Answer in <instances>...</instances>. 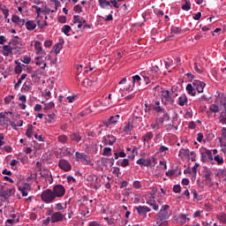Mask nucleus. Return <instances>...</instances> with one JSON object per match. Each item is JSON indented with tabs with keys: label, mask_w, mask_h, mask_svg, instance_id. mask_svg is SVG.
<instances>
[{
	"label": "nucleus",
	"mask_w": 226,
	"mask_h": 226,
	"mask_svg": "<svg viewBox=\"0 0 226 226\" xmlns=\"http://www.w3.org/2000/svg\"><path fill=\"white\" fill-rule=\"evenodd\" d=\"M19 19L20 17H19L18 15H12L11 22H13L14 24H19Z\"/></svg>",
	"instance_id": "58"
},
{
	"label": "nucleus",
	"mask_w": 226,
	"mask_h": 226,
	"mask_svg": "<svg viewBox=\"0 0 226 226\" xmlns=\"http://www.w3.org/2000/svg\"><path fill=\"white\" fill-rule=\"evenodd\" d=\"M73 10L77 12V13H81L82 11V6H80V4H77L74 6Z\"/></svg>",
	"instance_id": "59"
},
{
	"label": "nucleus",
	"mask_w": 226,
	"mask_h": 226,
	"mask_svg": "<svg viewBox=\"0 0 226 226\" xmlns=\"http://www.w3.org/2000/svg\"><path fill=\"white\" fill-rule=\"evenodd\" d=\"M152 73H154V75H160L162 73V69L158 65H153L151 69Z\"/></svg>",
	"instance_id": "29"
},
{
	"label": "nucleus",
	"mask_w": 226,
	"mask_h": 226,
	"mask_svg": "<svg viewBox=\"0 0 226 226\" xmlns=\"http://www.w3.org/2000/svg\"><path fill=\"white\" fill-rule=\"evenodd\" d=\"M58 22H60V24H66V16H60L58 18Z\"/></svg>",
	"instance_id": "62"
},
{
	"label": "nucleus",
	"mask_w": 226,
	"mask_h": 226,
	"mask_svg": "<svg viewBox=\"0 0 226 226\" xmlns=\"http://www.w3.org/2000/svg\"><path fill=\"white\" fill-rule=\"evenodd\" d=\"M119 115L112 116L109 118L111 124H117V122L119 121Z\"/></svg>",
	"instance_id": "35"
},
{
	"label": "nucleus",
	"mask_w": 226,
	"mask_h": 226,
	"mask_svg": "<svg viewBox=\"0 0 226 226\" xmlns=\"http://www.w3.org/2000/svg\"><path fill=\"white\" fill-rule=\"evenodd\" d=\"M221 133H222V139H226V128L225 127H222Z\"/></svg>",
	"instance_id": "64"
},
{
	"label": "nucleus",
	"mask_w": 226,
	"mask_h": 226,
	"mask_svg": "<svg viewBox=\"0 0 226 226\" xmlns=\"http://www.w3.org/2000/svg\"><path fill=\"white\" fill-rule=\"evenodd\" d=\"M204 87H206V83H203L202 85H200L195 88V91L198 93H204Z\"/></svg>",
	"instance_id": "46"
},
{
	"label": "nucleus",
	"mask_w": 226,
	"mask_h": 226,
	"mask_svg": "<svg viewBox=\"0 0 226 226\" xmlns=\"http://www.w3.org/2000/svg\"><path fill=\"white\" fill-rule=\"evenodd\" d=\"M133 130V125L131 122H128L125 124V126L124 127V133H129V132H132Z\"/></svg>",
	"instance_id": "28"
},
{
	"label": "nucleus",
	"mask_w": 226,
	"mask_h": 226,
	"mask_svg": "<svg viewBox=\"0 0 226 226\" xmlns=\"http://www.w3.org/2000/svg\"><path fill=\"white\" fill-rule=\"evenodd\" d=\"M20 37L19 35L14 36L11 41L9 42V45H11L14 47L13 49H20L22 47V42H20Z\"/></svg>",
	"instance_id": "11"
},
{
	"label": "nucleus",
	"mask_w": 226,
	"mask_h": 226,
	"mask_svg": "<svg viewBox=\"0 0 226 226\" xmlns=\"http://www.w3.org/2000/svg\"><path fill=\"white\" fill-rule=\"evenodd\" d=\"M18 190L21 192L22 197H27L29 192H31V185L25 183L23 185H19Z\"/></svg>",
	"instance_id": "9"
},
{
	"label": "nucleus",
	"mask_w": 226,
	"mask_h": 226,
	"mask_svg": "<svg viewBox=\"0 0 226 226\" xmlns=\"http://www.w3.org/2000/svg\"><path fill=\"white\" fill-rule=\"evenodd\" d=\"M52 192L56 199H61V197H64V194L66 193V189H64V186H63V185H54Z\"/></svg>",
	"instance_id": "4"
},
{
	"label": "nucleus",
	"mask_w": 226,
	"mask_h": 226,
	"mask_svg": "<svg viewBox=\"0 0 226 226\" xmlns=\"http://www.w3.org/2000/svg\"><path fill=\"white\" fill-rule=\"evenodd\" d=\"M72 31V26L70 25H65L62 27V33L65 34L68 36V33Z\"/></svg>",
	"instance_id": "37"
},
{
	"label": "nucleus",
	"mask_w": 226,
	"mask_h": 226,
	"mask_svg": "<svg viewBox=\"0 0 226 226\" xmlns=\"http://www.w3.org/2000/svg\"><path fill=\"white\" fill-rule=\"evenodd\" d=\"M187 102H188V97H186L185 94H182L181 96L178 97V105H180V107H185Z\"/></svg>",
	"instance_id": "20"
},
{
	"label": "nucleus",
	"mask_w": 226,
	"mask_h": 226,
	"mask_svg": "<svg viewBox=\"0 0 226 226\" xmlns=\"http://www.w3.org/2000/svg\"><path fill=\"white\" fill-rule=\"evenodd\" d=\"M160 124H161L160 121L157 120V122L151 124V128L153 130H160Z\"/></svg>",
	"instance_id": "53"
},
{
	"label": "nucleus",
	"mask_w": 226,
	"mask_h": 226,
	"mask_svg": "<svg viewBox=\"0 0 226 226\" xmlns=\"http://www.w3.org/2000/svg\"><path fill=\"white\" fill-rule=\"evenodd\" d=\"M149 109H152L153 110H155L158 114H160L161 111H164V108L160 107V101H156L154 103H152L149 106Z\"/></svg>",
	"instance_id": "14"
},
{
	"label": "nucleus",
	"mask_w": 226,
	"mask_h": 226,
	"mask_svg": "<svg viewBox=\"0 0 226 226\" xmlns=\"http://www.w3.org/2000/svg\"><path fill=\"white\" fill-rule=\"evenodd\" d=\"M142 186V185L140 184V181H134L133 182V188H136V190H139V188H140Z\"/></svg>",
	"instance_id": "61"
},
{
	"label": "nucleus",
	"mask_w": 226,
	"mask_h": 226,
	"mask_svg": "<svg viewBox=\"0 0 226 226\" xmlns=\"http://www.w3.org/2000/svg\"><path fill=\"white\" fill-rule=\"evenodd\" d=\"M0 10L4 13V19H8V16L10 15V10L4 8H0Z\"/></svg>",
	"instance_id": "56"
},
{
	"label": "nucleus",
	"mask_w": 226,
	"mask_h": 226,
	"mask_svg": "<svg viewBox=\"0 0 226 226\" xmlns=\"http://www.w3.org/2000/svg\"><path fill=\"white\" fill-rule=\"evenodd\" d=\"M61 49H63V44L61 42L55 44L53 47L55 54H59V52H61Z\"/></svg>",
	"instance_id": "30"
},
{
	"label": "nucleus",
	"mask_w": 226,
	"mask_h": 226,
	"mask_svg": "<svg viewBox=\"0 0 226 226\" xmlns=\"http://www.w3.org/2000/svg\"><path fill=\"white\" fill-rule=\"evenodd\" d=\"M181 28L177 27V26H172L171 27V34H179L181 33Z\"/></svg>",
	"instance_id": "41"
},
{
	"label": "nucleus",
	"mask_w": 226,
	"mask_h": 226,
	"mask_svg": "<svg viewBox=\"0 0 226 226\" xmlns=\"http://www.w3.org/2000/svg\"><path fill=\"white\" fill-rule=\"evenodd\" d=\"M153 137H154V135L153 134V132H149L146 133V135L142 138V140L144 143L149 142V140H151Z\"/></svg>",
	"instance_id": "25"
},
{
	"label": "nucleus",
	"mask_w": 226,
	"mask_h": 226,
	"mask_svg": "<svg viewBox=\"0 0 226 226\" xmlns=\"http://www.w3.org/2000/svg\"><path fill=\"white\" fill-rule=\"evenodd\" d=\"M210 112H214V114H216V112H220V107L216 104H212L209 107Z\"/></svg>",
	"instance_id": "36"
},
{
	"label": "nucleus",
	"mask_w": 226,
	"mask_h": 226,
	"mask_svg": "<svg viewBox=\"0 0 226 226\" xmlns=\"http://www.w3.org/2000/svg\"><path fill=\"white\" fill-rule=\"evenodd\" d=\"M70 139L72 142H77V144H79V142L82 140V136L80 135V132H73L70 135Z\"/></svg>",
	"instance_id": "16"
},
{
	"label": "nucleus",
	"mask_w": 226,
	"mask_h": 226,
	"mask_svg": "<svg viewBox=\"0 0 226 226\" xmlns=\"http://www.w3.org/2000/svg\"><path fill=\"white\" fill-rule=\"evenodd\" d=\"M35 61H36L35 64L37 66H41L43 64V66L41 67L42 70H45V68H47V63L45 62V61H47V57L36 56Z\"/></svg>",
	"instance_id": "12"
},
{
	"label": "nucleus",
	"mask_w": 226,
	"mask_h": 226,
	"mask_svg": "<svg viewBox=\"0 0 226 226\" xmlns=\"http://www.w3.org/2000/svg\"><path fill=\"white\" fill-rule=\"evenodd\" d=\"M94 82L93 80L89 79H85L83 81V85L85 86V87H91V86H93Z\"/></svg>",
	"instance_id": "39"
},
{
	"label": "nucleus",
	"mask_w": 226,
	"mask_h": 226,
	"mask_svg": "<svg viewBox=\"0 0 226 226\" xmlns=\"http://www.w3.org/2000/svg\"><path fill=\"white\" fill-rule=\"evenodd\" d=\"M102 156H111L112 155V148L104 147L103 152L102 153Z\"/></svg>",
	"instance_id": "33"
},
{
	"label": "nucleus",
	"mask_w": 226,
	"mask_h": 226,
	"mask_svg": "<svg viewBox=\"0 0 226 226\" xmlns=\"http://www.w3.org/2000/svg\"><path fill=\"white\" fill-rule=\"evenodd\" d=\"M186 91H187L188 94H191V96H195V94L197 93L195 88L193 87V86H192V84H188L186 86Z\"/></svg>",
	"instance_id": "23"
},
{
	"label": "nucleus",
	"mask_w": 226,
	"mask_h": 226,
	"mask_svg": "<svg viewBox=\"0 0 226 226\" xmlns=\"http://www.w3.org/2000/svg\"><path fill=\"white\" fill-rule=\"evenodd\" d=\"M101 8H107V6H114V8H119L120 4L116 0H99Z\"/></svg>",
	"instance_id": "6"
},
{
	"label": "nucleus",
	"mask_w": 226,
	"mask_h": 226,
	"mask_svg": "<svg viewBox=\"0 0 226 226\" xmlns=\"http://www.w3.org/2000/svg\"><path fill=\"white\" fill-rule=\"evenodd\" d=\"M10 122V118L6 117V114L1 112L0 113V126H4V124H7Z\"/></svg>",
	"instance_id": "19"
},
{
	"label": "nucleus",
	"mask_w": 226,
	"mask_h": 226,
	"mask_svg": "<svg viewBox=\"0 0 226 226\" xmlns=\"http://www.w3.org/2000/svg\"><path fill=\"white\" fill-rule=\"evenodd\" d=\"M211 176H213V172H211V170H205V181H206L207 185H209V183H211V181H213V179H211Z\"/></svg>",
	"instance_id": "21"
},
{
	"label": "nucleus",
	"mask_w": 226,
	"mask_h": 226,
	"mask_svg": "<svg viewBox=\"0 0 226 226\" xmlns=\"http://www.w3.org/2000/svg\"><path fill=\"white\" fill-rule=\"evenodd\" d=\"M170 207L169 205H163L157 214L156 223L158 226H165L167 225V222L165 220H169V209Z\"/></svg>",
	"instance_id": "1"
},
{
	"label": "nucleus",
	"mask_w": 226,
	"mask_h": 226,
	"mask_svg": "<svg viewBox=\"0 0 226 226\" xmlns=\"http://www.w3.org/2000/svg\"><path fill=\"white\" fill-rule=\"evenodd\" d=\"M102 143L104 146H108V144L109 146H114L116 143V138L112 134H108L102 138Z\"/></svg>",
	"instance_id": "10"
},
{
	"label": "nucleus",
	"mask_w": 226,
	"mask_h": 226,
	"mask_svg": "<svg viewBox=\"0 0 226 226\" xmlns=\"http://www.w3.org/2000/svg\"><path fill=\"white\" fill-rule=\"evenodd\" d=\"M206 154H207V157H208V160L210 162H213L214 158H213V152H211V150L209 149H206Z\"/></svg>",
	"instance_id": "45"
},
{
	"label": "nucleus",
	"mask_w": 226,
	"mask_h": 226,
	"mask_svg": "<svg viewBox=\"0 0 226 226\" xmlns=\"http://www.w3.org/2000/svg\"><path fill=\"white\" fill-rule=\"evenodd\" d=\"M162 102L164 105H173L174 104V99L172 98V96L170 95V92L169 90H162Z\"/></svg>",
	"instance_id": "3"
},
{
	"label": "nucleus",
	"mask_w": 226,
	"mask_h": 226,
	"mask_svg": "<svg viewBox=\"0 0 226 226\" xmlns=\"http://www.w3.org/2000/svg\"><path fill=\"white\" fill-rule=\"evenodd\" d=\"M58 167L62 170H64V172H70V170H72V164L70 163V162H68L67 160H64V159H61L58 162Z\"/></svg>",
	"instance_id": "7"
},
{
	"label": "nucleus",
	"mask_w": 226,
	"mask_h": 226,
	"mask_svg": "<svg viewBox=\"0 0 226 226\" xmlns=\"http://www.w3.org/2000/svg\"><path fill=\"white\" fill-rule=\"evenodd\" d=\"M67 140H68V137H66V135L58 136V142L64 144L65 142H67Z\"/></svg>",
	"instance_id": "44"
},
{
	"label": "nucleus",
	"mask_w": 226,
	"mask_h": 226,
	"mask_svg": "<svg viewBox=\"0 0 226 226\" xmlns=\"http://www.w3.org/2000/svg\"><path fill=\"white\" fill-rule=\"evenodd\" d=\"M25 26L27 31H34V29H36V23H34V20L26 21Z\"/></svg>",
	"instance_id": "18"
},
{
	"label": "nucleus",
	"mask_w": 226,
	"mask_h": 226,
	"mask_svg": "<svg viewBox=\"0 0 226 226\" xmlns=\"http://www.w3.org/2000/svg\"><path fill=\"white\" fill-rule=\"evenodd\" d=\"M173 192L175 193H181V185H174Z\"/></svg>",
	"instance_id": "54"
},
{
	"label": "nucleus",
	"mask_w": 226,
	"mask_h": 226,
	"mask_svg": "<svg viewBox=\"0 0 226 226\" xmlns=\"http://www.w3.org/2000/svg\"><path fill=\"white\" fill-rule=\"evenodd\" d=\"M178 156H190V149L188 148H181Z\"/></svg>",
	"instance_id": "27"
},
{
	"label": "nucleus",
	"mask_w": 226,
	"mask_h": 226,
	"mask_svg": "<svg viewBox=\"0 0 226 226\" xmlns=\"http://www.w3.org/2000/svg\"><path fill=\"white\" fill-rule=\"evenodd\" d=\"M162 115V117H157V121H159V123L161 124H163V123H165V121H170V116H169V113L167 112V110L164 111H160Z\"/></svg>",
	"instance_id": "13"
},
{
	"label": "nucleus",
	"mask_w": 226,
	"mask_h": 226,
	"mask_svg": "<svg viewBox=\"0 0 226 226\" xmlns=\"http://www.w3.org/2000/svg\"><path fill=\"white\" fill-rule=\"evenodd\" d=\"M217 219L222 223H226V214L217 215Z\"/></svg>",
	"instance_id": "43"
},
{
	"label": "nucleus",
	"mask_w": 226,
	"mask_h": 226,
	"mask_svg": "<svg viewBox=\"0 0 226 226\" xmlns=\"http://www.w3.org/2000/svg\"><path fill=\"white\" fill-rule=\"evenodd\" d=\"M37 26H38V27H41V29H43V27H45V26H49V23L47 22V20H45L44 23H41V21L38 20Z\"/></svg>",
	"instance_id": "52"
},
{
	"label": "nucleus",
	"mask_w": 226,
	"mask_h": 226,
	"mask_svg": "<svg viewBox=\"0 0 226 226\" xmlns=\"http://www.w3.org/2000/svg\"><path fill=\"white\" fill-rule=\"evenodd\" d=\"M26 135L28 139H31V137H33V124H28Z\"/></svg>",
	"instance_id": "34"
},
{
	"label": "nucleus",
	"mask_w": 226,
	"mask_h": 226,
	"mask_svg": "<svg viewBox=\"0 0 226 226\" xmlns=\"http://www.w3.org/2000/svg\"><path fill=\"white\" fill-rule=\"evenodd\" d=\"M15 98V95H9V96H6L4 98V102L5 103H10L11 102V100H13Z\"/></svg>",
	"instance_id": "60"
},
{
	"label": "nucleus",
	"mask_w": 226,
	"mask_h": 226,
	"mask_svg": "<svg viewBox=\"0 0 226 226\" xmlns=\"http://www.w3.org/2000/svg\"><path fill=\"white\" fill-rule=\"evenodd\" d=\"M11 193H13V189H7L1 192V197H4V199H10V197H11Z\"/></svg>",
	"instance_id": "22"
},
{
	"label": "nucleus",
	"mask_w": 226,
	"mask_h": 226,
	"mask_svg": "<svg viewBox=\"0 0 226 226\" xmlns=\"http://www.w3.org/2000/svg\"><path fill=\"white\" fill-rule=\"evenodd\" d=\"M200 156H201V158H200L201 162L203 163H206V162H207V155L206 152H201Z\"/></svg>",
	"instance_id": "49"
},
{
	"label": "nucleus",
	"mask_w": 226,
	"mask_h": 226,
	"mask_svg": "<svg viewBox=\"0 0 226 226\" xmlns=\"http://www.w3.org/2000/svg\"><path fill=\"white\" fill-rule=\"evenodd\" d=\"M41 174V177H44L46 179V181H49V185H52V183H54V178L52 177V175H49V174Z\"/></svg>",
	"instance_id": "31"
},
{
	"label": "nucleus",
	"mask_w": 226,
	"mask_h": 226,
	"mask_svg": "<svg viewBox=\"0 0 226 226\" xmlns=\"http://www.w3.org/2000/svg\"><path fill=\"white\" fill-rule=\"evenodd\" d=\"M120 165H121V167H128V165H130V160L123 159Z\"/></svg>",
	"instance_id": "55"
},
{
	"label": "nucleus",
	"mask_w": 226,
	"mask_h": 226,
	"mask_svg": "<svg viewBox=\"0 0 226 226\" xmlns=\"http://www.w3.org/2000/svg\"><path fill=\"white\" fill-rule=\"evenodd\" d=\"M41 199L45 204H52L56 200V194L51 189H46L41 192Z\"/></svg>",
	"instance_id": "2"
},
{
	"label": "nucleus",
	"mask_w": 226,
	"mask_h": 226,
	"mask_svg": "<svg viewBox=\"0 0 226 226\" xmlns=\"http://www.w3.org/2000/svg\"><path fill=\"white\" fill-rule=\"evenodd\" d=\"M63 220H64V215L61 212H55L51 215V223H57L63 222Z\"/></svg>",
	"instance_id": "8"
},
{
	"label": "nucleus",
	"mask_w": 226,
	"mask_h": 226,
	"mask_svg": "<svg viewBox=\"0 0 226 226\" xmlns=\"http://www.w3.org/2000/svg\"><path fill=\"white\" fill-rule=\"evenodd\" d=\"M34 49L37 50V56H41V54L45 55V50H43V48L41 47V42L36 41L34 43Z\"/></svg>",
	"instance_id": "17"
},
{
	"label": "nucleus",
	"mask_w": 226,
	"mask_h": 226,
	"mask_svg": "<svg viewBox=\"0 0 226 226\" xmlns=\"http://www.w3.org/2000/svg\"><path fill=\"white\" fill-rule=\"evenodd\" d=\"M45 105H46L45 107L46 110H50V109H54V107H56V104H54L53 102H48Z\"/></svg>",
	"instance_id": "50"
},
{
	"label": "nucleus",
	"mask_w": 226,
	"mask_h": 226,
	"mask_svg": "<svg viewBox=\"0 0 226 226\" xmlns=\"http://www.w3.org/2000/svg\"><path fill=\"white\" fill-rule=\"evenodd\" d=\"M203 84H204V82L198 80V79H194V82H192V86L195 89H196V87H199L200 86H201Z\"/></svg>",
	"instance_id": "51"
},
{
	"label": "nucleus",
	"mask_w": 226,
	"mask_h": 226,
	"mask_svg": "<svg viewBox=\"0 0 226 226\" xmlns=\"http://www.w3.org/2000/svg\"><path fill=\"white\" fill-rule=\"evenodd\" d=\"M220 123H222V124H226V112H222L219 117Z\"/></svg>",
	"instance_id": "38"
},
{
	"label": "nucleus",
	"mask_w": 226,
	"mask_h": 226,
	"mask_svg": "<svg viewBox=\"0 0 226 226\" xmlns=\"http://www.w3.org/2000/svg\"><path fill=\"white\" fill-rule=\"evenodd\" d=\"M15 63L17 64L15 67V73L19 75L22 73V66H24V64H20V62H18V61H16Z\"/></svg>",
	"instance_id": "26"
},
{
	"label": "nucleus",
	"mask_w": 226,
	"mask_h": 226,
	"mask_svg": "<svg viewBox=\"0 0 226 226\" xmlns=\"http://www.w3.org/2000/svg\"><path fill=\"white\" fill-rule=\"evenodd\" d=\"M22 63H24L25 64H29V63H31V57L25 56L23 57Z\"/></svg>",
	"instance_id": "57"
},
{
	"label": "nucleus",
	"mask_w": 226,
	"mask_h": 226,
	"mask_svg": "<svg viewBox=\"0 0 226 226\" xmlns=\"http://www.w3.org/2000/svg\"><path fill=\"white\" fill-rule=\"evenodd\" d=\"M135 209L137 210L138 215L142 216V218H147V213H151V208L147 206H138L135 207Z\"/></svg>",
	"instance_id": "5"
},
{
	"label": "nucleus",
	"mask_w": 226,
	"mask_h": 226,
	"mask_svg": "<svg viewBox=\"0 0 226 226\" xmlns=\"http://www.w3.org/2000/svg\"><path fill=\"white\" fill-rule=\"evenodd\" d=\"M136 163H137L138 165H141V166H143V167H146L147 160L144 159V158H139V159L136 162Z\"/></svg>",
	"instance_id": "47"
},
{
	"label": "nucleus",
	"mask_w": 226,
	"mask_h": 226,
	"mask_svg": "<svg viewBox=\"0 0 226 226\" xmlns=\"http://www.w3.org/2000/svg\"><path fill=\"white\" fill-rule=\"evenodd\" d=\"M214 160L217 162L218 165H223V157H221L220 155L214 156Z\"/></svg>",
	"instance_id": "40"
},
{
	"label": "nucleus",
	"mask_w": 226,
	"mask_h": 226,
	"mask_svg": "<svg viewBox=\"0 0 226 226\" xmlns=\"http://www.w3.org/2000/svg\"><path fill=\"white\" fill-rule=\"evenodd\" d=\"M88 226H102V224H100L96 221H93L88 223Z\"/></svg>",
	"instance_id": "63"
},
{
	"label": "nucleus",
	"mask_w": 226,
	"mask_h": 226,
	"mask_svg": "<svg viewBox=\"0 0 226 226\" xmlns=\"http://www.w3.org/2000/svg\"><path fill=\"white\" fill-rule=\"evenodd\" d=\"M10 45L11 44L3 46V56L5 57H8V56L13 52V49Z\"/></svg>",
	"instance_id": "15"
},
{
	"label": "nucleus",
	"mask_w": 226,
	"mask_h": 226,
	"mask_svg": "<svg viewBox=\"0 0 226 226\" xmlns=\"http://www.w3.org/2000/svg\"><path fill=\"white\" fill-rule=\"evenodd\" d=\"M46 123H49V124H50V123H55L56 122V114L51 113L49 115H48L45 117Z\"/></svg>",
	"instance_id": "24"
},
{
	"label": "nucleus",
	"mask_w": 226,
	"mask_h": 226,
	"mask_svg": "<svg viewBox=\"0 0 226 226\" xmlns=\"http://www.w3.org/2000/svg\"><path fill=\"white\" fill-rule=\"evenodd\" d=\"M192 8V3L190 1H185V4H182V10L185 11H189V10Z\"/></svg>",
	"instance_id": "32"
},
{
	"label": "nucleus",
	"mask_w": 226,
	"mask_h": 226,
	"mask_svg": "<svg viewBox=\"0 0 226 226\" xmlns=\"http://www.w3.org/2000/svg\"><path fill=\"white\" fill-rule=\"evenodd\" d=\"M217 177H225L226 176V170H220L217 173H216Z\"/></svg>",
	"instance_id": "48"
},
{
	"label": "nucleus",
	"mask_w": 226,
	"mask_h": 226,
	"mask_svg": "<svg viewBox=\"0 0 226 226\" xmlns=\"http://www.w3.org/2000/svg\"><path fill=\"white\" fill-rule=\"evenodd\" d=\"M87 181L88 182L98 181V177L95 175H88L87 177Z\"/></svg>",
	"instance_id": "42"
}]
</instances>
